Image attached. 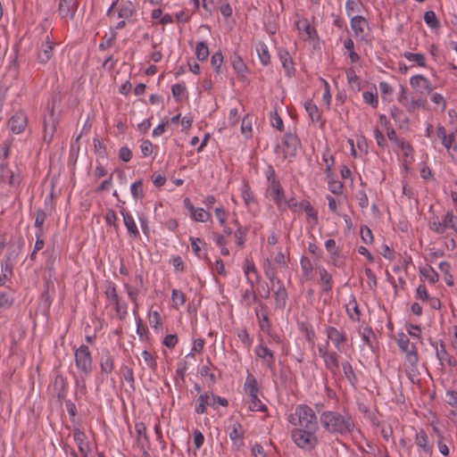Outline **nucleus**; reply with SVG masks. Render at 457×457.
Listing matches in <instances>:
<instances>
[{"label": "nucleus", "instance_id": "f257e3e1", "mask_svg": "<svg viewBox=\"0 0 457 457\" xmlns=\"http://www.w3.org/2000/svg\"><path fill=\"white\" fill-rule=\"evenodd\" d=\"M320 422L324 430L331 435L347 436L355 428L353 417L347 411H324L320 414Z\"/></svg>", "mask_w": 457, "mask_h": 457}, {"label": "nucleus", "instance_id": "f03ea898", "mask_svg": "<svg viewBox=\"0 0 457 457\" xmlns=\"http://www.w3.org/2000/svg\"><path fill=\"white\" fill-rule=\"evenodd\" d=\"M294 428L319 430V423L314 411L307 404H299L287 419Z\"/></svg>", "mask_w": 457, "mask_h": 457}, {"label": "nucleus", "instance_id": "7ed1b4c3", "mask_svg": "<svg viewBox=\"0 0 457 457\" xmlns=\"http://www.w3.org/2000/svg\"><path fill=\"white\" fill-rule=\"evenodd\" d=\"M317 432L318 430L293 428L290 435L292 440L299 448L306 452H312L319 443Z\"/></svg>", "mask_w": 457, "mask_h": 457}, {"label": "nucleus", "instance_id": "20e7f679", "mask_svg": "<svg viewBox=\"0 0 457 457\" xmlns=\"http://www.w3.org/2000/svg\"><path fill=\"white\" fill-rule=\"evenodd\" d=\"M75 364L84 375L88 376L93 370L91 353L87 345H82L75 351Z\"/></svg>", "mask_w": 457, "mask_h": 457}, {"label": "nucleus", "instance_id": "39448f33", "mask_svg": "<svg viewBox=\"0 0 457 457\" xmlns=\"http://www.w3.org/2000/svg\"><path fill=\"white\" fill-rule=\"evenodd\" d=\"M216 403L225 407L228 405V403L225 398L205 393L197 398V404L195 405V411L196 413L203 414L206 411L207 405L214 406Z\"/></svg>", "mask_w": 457, "mask_h": 457}, {"label": "nucleus", "instance_id": "423d86ee", "mask_svg": "<svg viewBox=\"0 0 457 457\" xmlns=\"http://www.w3.org/2000/svg\"><path fill=\"white\" fill-rule=\"evenodd\" d=\"M318 351L320 355L322 357L325 367L329 372L336 376L339 372V361L338 354L337 352H329L326 346H319Z\"/></svg>", "mask_w": 457, "mask_h": 457}, {"label": "nucleus", "instance_id": "0eeeda50", "mask_svg": "<svg viewBox=\"0 0 457 457\" xmlns=\"http://www.w3.org/2000/svg\"><path fill=\"white\" fill-rule=\"evenodd\" d=\"M328 340H331L335 348L339 352H345L344 345L347 341V336L344 330H338L337 328L328 326L325 329Z\"/></svg>", "mask_w": 457, "mask_h": 457}, {"label": "nucleus", "instance_id": "6e6552de", "mask_svg": "<svg viewBox=\"0 0 457 457\" xmlns=\"http://www.w3.org/2000/svg\"><path fill=\"white\" fill-rule=\"evenodd\" d=\"M405 373L411 378L418 373L419 355L415 345H411V350L405 352Z\"/></svg>", "mask_w": 457, "mask_h": 457}, {"label": "nucleus", "instance_id": "1a4fd4ad", "mask_svg": "<svg viewBox=\"0 0 457 457\" xmlns=\"http://www.w3.org/2000/svg\"><path fill=\"white\" fill-rule=\"evenodd\" d=\"M412 88L420 96L429 94L433 87L428 79L421 75H415L410 80Z\"/></svg>", "mask_w": 457, "mask_h": 457}, {"label": "nucleus", "instance_id": "9d476101", "mask_svg": "<svg viewBox=\"0 0 457 457\" xmlns=\"http://www.w3.org/2000/svg\"><path fill=\"white\" fill-rule=\"evenodd\" d=\"M282 144L285 157H293L295 155L299 145V140L295 135L286 133Z\"/></svg>", "mask_w": 457, "mask_h": 457}, {"label": "nucleus", "instance_id": "9b49d317", "mask_svg": "<svg viewBox=\"0 0 457 457\" xmlns=\"http://www.w3.org/2000/svg\"><path fill=\"white\" fill-rule=\"evenodd\" d=\"M229 428L230 431L228 433V436L233 442V445L237 448L243 446L245 437V429L243 428V426L238 421L235 420L232 422Z\"/></svg>", "mask_w": 457, "mask_h": 457}, {"label": "nucleus", "instance_id": "f8f14e48", "mask_svg": "<svg viewBox=\"0 0 457 457\" xmlns=\"http://www.w3.org/2000/svg\"><path fill=\"white\" fill-rule=\"evenodd\" d=\"M99 365L101 369V374L109 375L112 372L114 368V358L111 354L108 349H104L101 353V357L99 360Z\"/></svg>", "mask_w": 457, "mask_h": 457}, {"label": "nucleus", "instance_id": "ddd939ff", "mask_svg": "<svg viewBox=\"0 0 457 457\" xmlns=\"http://www.w3.org/2000/svg\"><path fill=\"white\" fill-rule=\"evenodd\" d=\"M351 27L356 37L363 38L369 30L368 21L362 16H354L351 19Z\"/></svg>", "mask_w": 457, "mask_h": 457}, {"label": "nucleus", "instance_id": "4468645a", "mask_svg": "<svg viewBox=\"0 0 457 457\" xmlns=\"http://www.w3.org/2000/svg\"><path fill=\"white\" fill-rule=\"evenodd\" d=\"M255 353L259 358H261L264 361L268 369H273L275 364V357L271 350H270L267 346L263 345L262 344H260L255 348Z\"/></svg>", "mask_w": 457, "mask_h": 457}, {"label": "nucleus", "instance_id": "2eb2a0df", "mask_svg": "<svg viewBox=\"0 0 457 457\" xmlns=\"http://www.w3.org/2000/svg\"><path fill=\"white\" fill-rule=\"evenodd\" d=\"M26 125L27 117L23 112H16L8 121L10 129L15 134H20L25 129Z\"/></svg>", "mask_w": 457, "mask_h": 457}, {"label": "nucleus", "instance_id": "dca6fc26", "mask_svg": "<svg viewBox=\"0 0 457 457\" xmlns=\"http://www.w3.org/2000/svg\"><path fill=\"white\" fill-rule=\"evenodd\" d=\"M54 393L57 399L62 402L68 393V384L62 375L57 374L54 380Z\"/></svg>", "mask_w": 457, "mask_h": 457}, {"label": "nucleus", "instance_id": "f3484780", "mask_svg": "<svg viewBox=\"0 0 457 457\" xmlns=\"http://www.w3.org/2000/svg\"><path fill=\"white\" fill-rule=\"evenodd\" d=\"M73 438L78 445L79 451L80 452L82 457H87V453L90 450L88 443L86 441L87 436L83 431H81L79 428H74L73 431Z\"/></svg>", "mask_w": 457, "mask_h": 457}, {"label": "nucleus", "instance_id": "a211bd4d", "mask_svg": "<svg viewBox=\"0 0 457 457\" xmlns=\"http://www.w3.org/2000/svg\"><path fill=\"white\" fill-rule=\"evenodd\" d=\"M267 192L278 205L284 201V190L278 180H272L271 183H269Z\"/></svg>", "mask_w": 457, "mask_h": 457}, {"label": "nucleus", "instance_id": "6ab92c4d", "mask_svg": "<svg viewBox=\"0 0 457 457\" xmlns=\"http://www.w3.org/2000/svg\"><path fill=\"white\" fill-rule=\"evenodd\" d=\"M120 213L123 217L124 225L129 236L135 238L139 236V231L132 215L124 208H121Z\"/></svg>", "mask_w": 457, "mask_h": 457}, {"label": "nucleus", "instance_id": "aec40b11", "mask_svg": "<svg viewBox=\"0 0 457 457\" xmlns=\"http://www.w3.org/2000/svg\"><path fill=\"white\" fill-rule=\"evenodd\" d=\"M77 7V0H60L59 13L62 17L72 18Z\"/></svg>", "mask_w": 457, "mask_h": 457}, {"label": "nucleus", "instance_id": "412c9836", "mask_svg": "<svg viewBox=\"0 0 457 457\" xmlns=\"http://www.w3.org/2000/svg\"><path fill=\"white\" fill-rule=\"evenodd\" d=\"M415 444L425 454L429 456L432 454L433 445L428 444V437L424 430H420L416 434Z\"/></svg>", "mask_w": 457, "mask_h": 457}, {"label": "nucleus", "instance_id": "4be33fe9", "mask_svg": "<svg viewBox=\"0 0 457 457\" xmlns=\"http://www.w3.org/2000/svg\"><path fill=\"white\" fill-rule=\"evenodd\" d=\"M436 355L441 365L444 364L445 361H447L450 367H455L457 365V361L453 356L449 355L443 341L440 342L439 347L436 346Z\"/></svg>", "mask_w": 457, "mask_h": 457}, {"label": "nucleus", "instance_id": "5701e85b", "mask_svg": "<svg viewBox=\"0 0 457 457\" xmlns=\"http://www.w3.org/2000/svg\"><path fill=\"white\" fill-rule=\"evenodd\" d=\"M135 429L137 434V445L144 451V454H146L145 450V445L148 444V437L146 436V428L143 422L136 423Z\"/></svg>", "mask_w": 457, "mask_h": 457}, {"label": "nucleus", "instance_id": "b1692460", "mask_svg": "<svg viewBox=\"0 0 457 457\" xmlns=\"http://www.w3.org/2000/svg\"><path fill=\"white\" fill-rule=\"evenodd\" d=\"M277 284L278 285V289L274 292L275 301L277 306L283 309L286 306L287 299V292L280 279H277Z\"/></svg>", "mask_w": 457, "mask_h": 457}, {"label": "nucleus", "instance_id": "393cba45", "mask_svg": "<svg viewBox=\"0 0 457 457\" xmlns=\"http://www.w3.org/2000/svg\"><path fill=\"white\" fill-rule=\"evenodd\" d=\"M56 128V120L54 117V106L49 111L48 118H45L44 120V130H45V138L49 134V137L52 138L54 132Z\"/></svg>", "mask_w": 457, "mask_h": 457}, {"label": "nucleus", "instance_id": "a878e982", "mask_svg": "<svg viewBox=\"0 0 457 457\" xmlns=\"http://www.w3.org/2000/svg\"><path fill=\"white\" fill-rule=\"evenodd\" d=\"M392 119L399 125L400 128L406 127L409 123V119L404 112L396 106H393L390 112Z\"/></svg>", "mask_w": 457, "mask_h": 457}, {"label": "nucleus", "instance_id": "bb28decb", "mask_svg": "<svg viewBox=\"0 0 457 457\" xmlns=\"http://www.w3.org/2000/svg\"><path fill=\"white\" fill-rule=\"evenodd\" d=\"M319 274L322 284V290L329 292L332 289V277L324 267H319Z\"/></svg>", "mask_w": 457, "mask_h": 457}, {"label": "nucleus", "instance_id": "cd10ccee", "mask_svg": "<svg viewBox=\"0 0 457 457\" xmlns=\"http://www.w3.org/2000/svg\"><path fill=\"white\" fill-rule=\"evenodd\" d=\"M342 369L345 378L349 381V383L354 386L358 381L357 376L353 370L352 364L349 361H344L342 363Z\"/></svg>", "mask_w": 457, "mask_h": 457}, {"label": "nucleus", "instance_id": "c85d7f7f", "mask_svg": "<svg viewBox=\"0 0 457 457\" xmlns=\"http://www.w3.org/2000/svg\"><path fill=\"white\" fill-rule=\"evenodd\" d=\"M13 302L14 298L10 290L0 291V312L10 308Z\"/></svg>", "mask_w": 457, "mask_h": 457}, {"label": "nucleus", "instance_id": "c756f323", "mask_svg": "<svg viewBox=\"0 0 457 457\" xmlns=\"http://www.w3.org/2000/svg\"><path fill=\"white\" fill-rule=\"evenodd\" d=\"M245 390L248 395L258 394L259 387L255 377L249 373L246 377L245 383Z\"/></svg>", "mask_w": 457, "mask_h": 457}, {"label": "nucleus", "instance_id": "7c9ffc66", "mask_svg": "<svg viewBox=\"0 0 457 457\" xmlns=\"http://www.w3.org/2000/svg\"><path fill=\"white\" fill-rule=\"evenodd\" d=\"M427 104V100L423 98L421 96H411L408 105L406 106V110L410 112H415L417 109L425 108Z\"/></svg>", "mask_w": 457, "mask_h": 457}, {"label": "nucleus", "instance_id": "2f4dec72", "mask_svg": "<svg viewBox=\"0 0 457 457\" xmlns=\"http://www.w3.org/2000/svg\"><path fill=\"white\" fill-rule=\"evenodd\" d=\"M304 108L313 122H317L321 119V114L319 111V108L315 104L312 103V101L305 102Z\"/></svg>", "mask_w": 457, "mask_h": 457}, {"label": "nucleus", "instance_id": "473e14b6", "mask_svg": "<svg viewBox=\"0 0 457 457\" xmlns=\"http://www.w3.org/2000/svg\"><path fill=\"white\" fill-rule=\"evenodd\" d=\"M346 312L352 320L357 321L360 320V311L355 298H353L346 305Z\"/></svg>", "mask_w": 457, "mask_h": 457}, {"label": "nucleus", "instance_id": "72a5a7b5", "mask_svg": "<svg viewBox=\"0 0 457 457\" xmlns=\"http://www.w3.org/2000/svg\"><path fill=\"white\" fill-rule=\"evenodd\" d=\"M420 272L421 276L428 279L431 284L436 283L439 279V275L431 266H428V268H420Z\"/></svg>", "mask_w": 457, "mask_h": 457}, {"label": "nucleus", "instance_id": "f704fd0d", "mask_svg": "<svg viewBox=\"0 0 457 457\" xmlns=\"http://www.w3.org/2000/svg\"><path fill=\"white\" fill-rule=\"evenodd\" d=\"M346 77H347L349 86L353 89L360 90V88H361L360 79L356 75L355 71L353 67L349 68L346 71Z\"/></svg>", "mask_w": 457, "mask_h": 457}, {"label": "nucleus", "instance_id": "c9c22d12", "mask_svg": "<svg viewBox=\"0 0 457 457\" xmlns=\"http://www.w3.org/2000/svg\"><path fill=\"white\" fill-rule=\"evenodd\" d=\"M443 220L445 230L451 228L457 234V217L453 215V212H447Z\"/></svg>", "mask_w": 457, "mask_h": 457}, {"label": "nucleus", "instance_id": "e433bc0d", "mask_svg": "<svg viewBox=\"0 0 457 457\" xmlns=\"http://www.w3.org/2000/svg\"><path fill=\"white\" fill-rule=\"evenodd\" d=\"M251 403L249 409L253 411H266L267 406L258 398V394L249 395Z\"/></svg>", "mask_w": 457, "mask_h": 457}, {"label": "nucleus", "instance_id": "4c0bfd02", "mask_svg": "<svg viewBox=\"0 0 457 457\" xmlns=\"http://www.w3.org/2000/svg\"><path fill=\"white\" fill-rule=\"evenodd\" d=\"M8 179V183L12 186L15 183L14 175L12 171L7 169L6 165L0 164V180L5 182Z\"/></svg>", "mask_w": 457, "mask_h": 457}, {"label": "nucleus", "instance_id": "58836bf2", "mask_svg": "<svg viewBox=\"0 0 457 457\" xmlns=\"http://www.w3.org/2000/svg\"><path fill=\"white\" fill-rule=\"evenodd\" d=\"M131 195L134 199H142L144 197L143 181L141 179L135 181L130 187Z\"/></svg>", "mask_w": 457, "mask_h": 457}, {"label": "nucleus", "instance_id": "ea45409f", "mask_svg": "<svg viewBox=\"0 0 457 457\" xmlns=\"http://www.w3.org/2000/svg\"><path fill=\"white\" fill-rule=\"evenodd\" d=\"M302 205H303V210H304V212H306L307 217L309 219L314 220V222H317L318 221V213L315 211V209L312 207V205L310 204V202L307 200H303V201H302Z\"/></svg>", "mask_w": 457, "mask_h": 457}, {"label": "nucleus", "instance_id": "a19ab883", "mask_svg": "<svg viewBox=\"0 0 457 457\" xmlns=\"http://www.w3.org/2000/svg\"><path fill=\"white\" fill-rule=\"evenodd\" d=\"M270 124L273 128H276L279 131L284 130V123L280 116L278 115L276 109L270 112Z\"/></svg>", "mask_w": 457, "mask_h": 457}, {"label": "nucleus", "instance_id": "79ce46f5", "mask_svg": "<svg viewBox=\"0 0 457 457\" xmlns=\"http://www.w3.org/2000/svg\"><path fill=\"white\" fill-rule=\"evenodd\" d=\"M425 22L432 29L439 27V21L436 18L435 12L427 11L424 14Z\"/></svg>", "mask_w": 457, "mask_h": 457}, {"label": "nucleus", "instance_id": "37998d69", "mask_svg": "<svg viewBox=\"0 0 457 457\" xmlns=\"http://www.w3.org/2000/svg\"><path fill=\"white\" fill-rule=\"evenodd\" d=\"M397 345L400 348V350L403 353L408 352L411 350V344L408 337L402 333L399 335V337L397 338Z\"/></svg>", "mask_w": 457, "mask_h": 457}, {"label": "nucleus", "instance_id": "c03bdc74", "mask_svg": "<svg viewBox=\"0 0 457 457\" xmlns=\"http://www.w3.org/2000/svg\"><path fill=\"white\" fill-rule=\"evenodd\" d=\"M429 228L437 233V234H444L445 232V225H444V220L442 221L438 220L436 218H433L429 221Z\"/></svg>", "mask_w": 457, "mask_h": 457}, {"label": "nucleus", "instance_id": "a18cd8bd", "mask_svg": "<svg viewBox=\"0 0 457 457\" xmlns=\"http://www.w3.org/2000/svg\"><path fill=\"white\" fill-rule=\"evenodd\" d=\"M301 267L303 270V276L309 279L312 273V264L311 261L309 260V258L303 257L301 259Z\"/></svg>", "mask_w": 457, "mask_h": 457}, {"label": "nucleus", "instance_id": "49530a36", "mask_svg": "<svg viewBox=\"0 0 457 457\" xmlns=\"http://www.w3.org/2000/svg\"><path fill=\"white\" fill-rule=\"evenodd\" d=\"M193 219L195 221L204 222L208 220L210 217L209 212H205L203 208L194 209V211L191 212Z\"/></svg>", "mask_w": 457, "mask_h": 457}, {"label": "nucleus", "instance_id": "de8ad7c7", "mask_svg": "<svg viewBox=\"0 0 457 457\" xmlns=\"http://www.w3.org/2000/svg\"><path fill=\"white\" fill-rule=\"evenodd\" d=\"M142 358L153 371L157 370V362L148 351L145 350L142 352Z\"/></svg>", "mask_w": 457, "mask_h": 457}, {"label": "nucleus", "instance_id": "09e8293b", "mask_svg": "<svg viewBox=\"0 0 457 457\" xmlns=\"http://www.w3.org/2000/svg\"><path fill=\"white\" fill-rule=\"evenodd\" d=\"M171 92L176 101H180L186 93V87L182 84H174L171 87Z\"/></svg>", "mask_w": 457, "mask_h": 457}, {"label": "nucleus", "instance_id": "8fccbe9b", "mask_svg": "<svg viewBox=\"0 0 457 457\" xmlns=\"http://www.w3.org/2000/svg\"><path fill=\"white\" fill-rule=\"evenodd\" d=\"M134 12L133 4L130 2H128L121 5L120 11H119V17L120 18H129L132 16Z\"/></svg>", "mask_w": 457, "mask_h": 457}, {"label": "nucleus", "instance_id": "3c124183", "mask_svg": "<svg viewBox=\"0 0 457 457\" xmlns=\"http://www.w3.org/2000/svg\"><path fill=\"white\" fill-rule=\"evenodd\" d=\"M344 185L339 180L329 179L328 189L335 195H341L343 193Z\"/></svg>", "mask_w": 457, "mask_h": 457}, {"label": "nucleus", "instance_id": "603ef678", "mask_svg": "<svg viewBox=\"0 0 457 457\" xmlns=\"http://www.w3.org/2000/svg\"><path fill=\"white\" fill-rule=\"evenodd\" d=\"M361 237L365 244L369 245L373 242V235L368 226L363 225L361 227Z\"/></svg>", "mask_w": 457, "mask_h": 457}, {"label": "nucleus", "instance_id": "864d4df0", "mask_svg": "<svg viewBox=\"0 0 457 457\" xmlns=\"http://www.w3.org/2000/svg\"><path fill=\"white\" fill-rule=\"evenodd\" d=\"M171 300L173 303L178 307L185 303L186 296L182 292H179L177 289H173L171 293Z\"/></svg>", "mask_w": 457, "mask_h": 457}, {"label": "nucleus", "instance_id": "5fc2aeb1", "mask_svg": "<svg viewBox=\"0 0 457 457\" xmlns=\"http://www.w3.org/2000/svg\"><path fill=\"white\" fill-rule=\"evenodd\" d=\"M363 100L366 104H370L372 107H377L378 101L377 93L366 91L362 94Z\"/></svg>", "mask_w": 457, "mask_h": 457}, {"label": "nucleus", "instance_id": "6e6d98bb", "mask_svg": "<svg viewBox=\"0 0 457 457\" xmlns=\"http://www.w3.org/2000/svg\"><path fill=\"white\" fill-rule=\"evenodd\" d=\"M280 61L286 74L289 77L293 76L295 71L294 59H280Z\"/></svg>", "mask_w": 457, "mask_h": 457}, {"label": "nucleus", "instance_id": "4d7b16f0", "mask_svg": "<svg viewBox=\"0 0 457 457\" xmlns=\"http://www.w3.org/2000/svg\"><path fill=\"white\" fill-rule=\"evenodd\" d=\"M120 373L127 382H129L131 386L134 385L135 379L132 369L126 365H122L120 367Z\"/></svg>", "mask_w": 457, "mask_h": 457}, {"label": "nucleus", "instance_id": "13d9d810", "mask_svg": "<svg viewBox=\"0 0 457 457\" xmlns=\"http://www.w3.org/2000/svg\"><path fill=\"white\" fill-rule=\"evenodd\" d=\"M247 230H248L247 228H243L239 227L234 233V236L236 238V243L240 247H243V245L245 244V237L246 235Z\"/></svg>", "mask_w": 457, "mask_h": 457}, {"label": "nucleus", "instance_id": "bf43d9fd", "mask_svg": "<svg viewBox=\"0 0 457 457\" xmlns=\"http://www.w3.org/2000/svg\"><path fill=\"white\" fill-rule=\"evenodd\" d=\"M232 66L240 75L247 71V65L244 62V59H233Z\"/></svg>", "mask_w": 457, "mask_h": 457}, {"label": "nucleus", "instance_id": "052dcab7", "mask_svg": "<svg viewBox=\"0 0 457 457\" xmlns=\"http://www.w3.org/2000/svg\"><path fill=\"white\" fill-rule=\"evenodd\" d=\"M326 250L330 253L331 257L338 256V247L337 246L336 241L334 239H328L325 242Z\"/></svg>", "mask_w": 457, "mask_h": 457}, {"label": "nucleus", "instance_id": "680f3d73", "mask_svg": "<svg viewBox=\"0 0 457 457\" xmlns=\"http://www.w3.org/2000/svg\"><path fill=\"white\" fill-rule=\"evenodd\" d=\"M195 55H196V57H208L209 56V48L204 42H199L196 44Z\"/></svg>", "mask_w": 457, "mask_h": 457}, {"label": "nucleus", "instance_id": "e2e57ef3", "mask_svg": "<svg viewBox=\"0 0 457 457\" xmlns=\"http://www.w3.org/2000/svg\"><path fill=\"white\" fill-rule=\"evenodd\" d=\"M378 87L383 99H386L387 96L393 94V88L387 82L381 81L378 85Z\"/></svg>", "mask_w": 457, "mask_h": 457}, {"label": "nucleus", "instance_id": "0e129e2a", "mask_svg": "<svg viewBox=\"0 0 457 457\" xmlns=\"http://www.w3.org/2000/svg\"><path fill=\"white\" fill-rule=\"evenodd\" d=\"M286 203L291 211L301 213L303 207V205H302V202H298L295 198H290Z\"/></svg>", "mask_w": 457, "mask_h": 457}, {"label": "nucleus", "instance_id": "69168bd1", "mask_svg": "<svg viewBox=\"0 0 457 457\" xmlns=\"http://www.w3.org/2000/svg\"><path fill=\"white\" fill-rule=\"evenodd\" d=\"M46 218V214L45 211L40 210V209L37 211L35 226L37 228V230L43 229L42 226L45 222Z\"/></svg>", "mask_w": 457, "mask_h": 457}, {"label": "nucleus", "instance_id": "338daca9", "mask_svg": "<svg viewBox=\"0 0 457 457\" xmlns=\"http://www.w3.org/2000/svg\"><path fill=\"white\" fill-rule=\"evenodd\" d=\"M416 298L420 299L422 301H427L429 299V295L427 291L425 285L420 284L416 289Z\"/></svg>", "mask_w": 457, "mask_h": 457}, {"label": "nucleus", "instance_id": "774afa93", "mask_svg": "<svg viewBox=\"0 0 457 457\" xmlns=\"http://www.w3.org/2000/svg\"><path fill=\"white\" fill-rule=\"evenodd\" d=\"M132 157V153L131 151L129 150V148L128 146H122L120 149V152H119V158L125 162H128L130 161Z\"/></svg>", "mask_w": 457, "mask_h": 457}]
</instances>
